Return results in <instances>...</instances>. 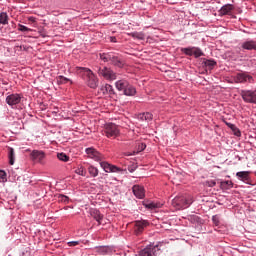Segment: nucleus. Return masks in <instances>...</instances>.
<instances>
[{"mask_svg":"<svg viewBox=\"0 0 256 256\" xmlns=\"http://www.w3.org/2000/svg\"><path fill=\"white\" fill-rule=\"evenodd\" d=\"M85 153L89 159H93V161L100 163V166L102 167L103 171H105V173H119V171H121L119 167L103 161V154L99 153L97 149L93 147L86 148Z\"/></svg>","mask_w":256,"mask_h":256,"instance_id":"obj_1","label":"nucleus"},{"mask_svg":"<svg viewBox=\"0 0 256 256\" xmlns=\"http://www.w3.org/2000/svg\"><path fill=\"white\" fill-rule=\"evenodd\" d=\"M79 73H82L84 80L86 81L90 89H97L99 85V79L95 77V74L89 68H78Z\"/></svg>","mask_w":256,"mask_h":256,"instance_id":"obj_2","label":"nucleus"},{"mask_svg":"<svg viewBox=\"0 0 256 256\" xmlns=\"http://www.w3.org/2000/svg\"><path fill=\"white\" fill-rule=\"evenodd\" d=\"M116 89L122 91L127 97H133L136 95L137 89L131 85L127 80H118L115 83Z\"/></svg>","mask_w":256,"mask_h":256,"instance_id":"obj_3","label":"nucleus"},{"mask_svg":"<svg viewBox=\"0 0 256 256\" xmlns=\"http://www.w3.org/2000/svg\"><path fill=\"white\" fill-rule=\"evenodd\" d=\"M100 59L104 61V63H110L111 65H114V67H118L119 69H121L124 65L119 56H117L113 52L100 53Z\"/></svg>","mask_w":256,"mask_h":256,"instance_id":"obj_4","label":"nucleus"},{"mask_svg":"<svg viewBox=\"0 0 256 256\" xmlns=\"http://www.w3.org/2000/svg\"><path fill=\"white\" fill-rule=\"evenodd\" d=\"M193 203L191 196H176L172 200V205L177 210L187 209Z\"/></svg>","mask_w":256,"mask_h":256,"instance_id":"obj_5","label":"nucleus"},{"mask_svg":"<svg viewBox=\"0 0 256 256\" xmlns=\"http://www.w3.org/2000/svg\"><path fill=\"white\" fill-rule=\"evenodd\" d=\"M96 71L99 77H103L106 81H115L117 79V73H115L111 68L107 66L104 67H96Z\"/></svg>","mask_w":256,"mask_h":256,"instance_id":"obj_6","label":"nucleus"},{"mask_svg":"<svg viewBox=\"0 0 256 256\" xmlns=\"http://www.w3.org/2000/svg\"><path fill=\"white\" fill-rule=\"evenodd\" d=\"M161 248L159 244H150L139 252V256H157Z\"/></svg>","mask_w":256,"mask_h":256,"instance_id":"obj_7","label":"nucleus"},{"mask_svg":"<svg viewBox=\"0 0 256 256\" xmlns=\"http://www.w3.org/2000/svg\"><path fill=\"white\" fill-rule=\"evenodd\" d=\"M240 95L244 103L256 105V90H241Z\"/></svg>","mask_w":256,"mask_h":256,"instance_id":"obj_8","label":"nucleus"},{"mask_svg":"<svg viewBox=\"0 0 256 256\" xmlns=\"http://www.w3.org/2000/svg\"><path fill=\"white\" fill-rule=\"evenodd\" d=\"M21 101H23V95L21 94L14 93L6 97V103L11 109H17V106Z\"/></svg>","mask_w":256,"mask_h":256,"instance_id":"obj_9","label":"nucleus"},{"mask_svg":"<svg viewBox=\"0 0 256 256\" xmlns=\"http://www.w3.org/2000/svg\"><path fill=\"white\" fill-rule=\"evenodd\" d=\"M104 133L106 137L115 139L119 135V127L113 123L106 124Z\"/></svg>","mask_w":256,"mask_h":256,"instance_id":"obj_10","label":"nucleus"},{"mask_svg":"<svg viewBox=\"0 0 256 256\" xmlns=\"http://www.w3.org/2000/svg\"><path fill=\"white\" fill-rule=\"evenodd\" d=\"M182 53L184 55H188L189 57H193V55L197 58L203 57L204 53L200 48L197 47H187V48H181Z\"/></svg>","mask_w":256,"mask_h":256,"instance_id":"obj_11","label":"nucleus"},{"mask_svg":"<svg viewBox=\"0 0 256 256\" xmlns=\"http://www.w3.org/2000/svg\"><path fill=\"white\" fill-rule=\"evenodd\" d=\"M31 158L35 163H40V165H43L45 163V153L42 150H33L30 154Z\"/></svg>","mask_w":256,"mask_h":256,"instance_id":"obj_12","label":"nucleus"},{"mask_svg":"<svg viewBox=\"0 0 256 256\" xmlns=\"http://www.w3.org/2000/svg\"><path fill=\"white\" fill-rule=\"evenodd\" d=\"M235 83H253V76L247 73H238L234 77Z\"/></svg>","mask_w":256,"mask_h":256,"instance_id":"obj_13","label":"nucleus"},{"mask_svg":"<svg viewBox=\"0 0 256 256\" xmlns=\"http://www.w3.org/2000/svg\"><path fill=\"white\" fill-rule=\"evenodd\" d=\"M149 222L147 220H138L135 222L134 231L136 235H141L143 233L145 227H148Z\"/></svg>","mask_w":256,"mask_h":256,"instance_id":"obj_14","label":"nucleus"},{"mask_svg":"<svg viewBox=\"0 0 256 256\" xmlns=\"http://www.w3.org/2000/svg\"><path fill=\"white\" fill-rule=\"evenodd\" d=\"M251 172L250 171H240L236 173V177L239 181H242L243 183H246V185H249L251 181Z\"/></svg>","mask_w":256,"mask_h":256,"instance_id":"obj_15","label":"nucleus"},{"mask_svg":"<svg viewBox=\"0 0 256 256\" xmlns=\"http://www.w3.org/2000/svg\"><path fill=\"white\" fill-rule=\"evenodd\" d=\"M132 191L137 199H143V197H145V188H143V186L134 185Z\"/></svg>","mask_w":256,"mask_h":256,"instance_id":"obj_16","label":"nucleus"},{"mask_svg":"<svg viewBox=\"0 0 256 256\" xmlns=\"http://www.w3.org/2000/svg\"><path fill=\"white\" fill-rule=\"evenodd\" d=\"M137 119L140 123H149L153 119V114L149 112L140 113L137 116Z\"/></svg>","mask_w":256,"mask_h":256,"instance_id":"obj_17","label":"nucleus"},{"mask_svg":"<svg viewBox=\"0 0 256 256\" xmlns=\"http://www.w3.org/2000/svg\"><path fill=\"white\" fill-rule=\"evenodd\" d=\"M233 9H235L233 4H225L224 6L221 7V9L218 11V13H219L220 17H223L225 15H229V13H231V11H233Z\"/></svg>","mask_w":256,"mask_h":256,"instance_id":"obj_18","label":"nucleus"},{"mask_svg":"<svg viewBox=\"0 0 256 256\" xmlns=\"http://www.w3.org/2000/svg\"><path fill=\"white\" fill-rule=\"evenodd\" d=\"M242 49H245L246 51H256V41L254 40H248L241 44Z\"/></svg>","mask_w":256,"mask_h":256,"instance_id":"obj_19","label":"nucleus"},{"mask_svg":"<svg viewBox=\"0 0 256 256\" xmlns=\"http://www.w3.org/2000/svg\"><path fill=\"white\" fill-rule=\"evenodd\" d=\"M147 148V145L145 143H138V146L136 150H134L132 153L126 152V157H131L132 155H137L138 153H141V151H145Z\"/></svg>","mask_w":256,"mask_h":256,"instance_id":"obj_20","label":"nucleus"},{"mask_svg":"<svg viewBox=\"0 0 256 256\" xmlns=\"http://www.w3.org/2000/svg\"><path fill=\"white\" fill-rule=\"evenodd\" d=\"M91 217L97 221L98 225H101V221H103V216L101 215V212L97 209H92L90 211Z\"/></svg>","mask_w":256,"mask_h":256,"instance_id":"obj_21","label":"nucleus"},{"mask_svg":"<svg viewBox=\"0 0 256 256\" xmlns=\"http://www.w3.org/2000/svg\"><path fill=\"white\" fill-rule=\"evenodd\" d=\"M8 159L10 165H15V149H13L12 147L8 148Z\"/></svg>","mask_w":256,"mask_h":256,"instance_id":"obj_22","label":"nucleus"},{"mask_svg":"<svg viewBox=\"0 0 256 256\" xmlns=\"http://www.w3.org/2000/svg\"><path fill=\"white\" fill-rule=\"evenodd\" d=\"M221 189H224L225 191H229V189H233V182L230 180H225L220 183Z\"/></svg>","mask_w":256,"mask_h":256,"instance_id":"obj_23","label":"nucleus"},{"mask_svg":"<svg viewBox=\"0 0 256 256\" xmlns=\"http://www.w3.org/2000/svg\"><path fill=\"white\" fill-rule=\"evenodd\" d=\"M0 25H9V15H7V12L0 13Z\"/></svg>","mask_w":256,"mask_h":256,"instance_id":"obj_24","label":"nucleus"},{"mask_svg":"<svg viewBox=\"0 0 256 256\" xmlns=\"http://www.w3.org/2000/svg\"><path fill=\"white\" fill-rule=\"evenodd\" d=\"M203 65L206 67V69L211 70L213 67H215V65H217V62H215V60H204Z\"/></svg>","mask_w":256,"mask_h":256,"instance_id":"obj_25","label":"nucleus"},{"mask_svg":"<svg viewBox=\"0 0 256 256\" xmlns=\"http://www.w3.org/2000/svg\"><path fill=\"white\" fill-rule=\"evenodd\" d=\"M88 172L91 177H97V175H99V169L95 166L88 167Z\"/></svg>","mask_w":256,"mask_h":256,"instance_id":"obj_26","label":"nucleus"},{"mask_svg":"<svg viewBox=\"0 0 256 256\" xmlns=\"http://www.w3.org/2000/svg\"><path fill=\"white\" fill-rule=\"evenodd\" d=\"M159 207H161V204L155 202H148L145 204L146 209H159Z\"/></svg>","mask_w":256,"mask_h":256,"instance_id":"obj_27","label":"nucleus"},{"mask_svg":"<svg viewBox=\"0 0 256 256\" xmlns=\"http://www.w3.org/2000/svg\"><path fill=\"white\" fill-rule=\"evenodd\" d=\"M131 37H133L134 39H139L140 41H143V39H145V35L143 34V32H132Z\"/></svg>","mask_w":256,"mask_h":256,"instance_id":"obj_28","label":"nucleus"},{"mask_svg":"<svg viewBox=\"0 0 256 256\" xmlns=\"http://www.w3.org/2000/svg\"><path fill=\"white\" fill-rule=\"evenodd\" d=\"M212 223L215 225V227H219V225H221V216L217 214L212 216Z\"/></svg>","mask_w":256,"mask_h":256,"instance_id":"obj_29","label":"nucleus"},{"mask_svg":"<svg viewBox=\"0 0 256 256\" xmlns=\"http://www.w3.org/2000/svg\"><path fill=\"white\" fill-rule=\"evenodd\" d=\"M57 158L59 159V161H64V163H67V161H69V156H67V154L63 152L58 153Z\"/></svg>","mask_w":256,"mask_h":256,"instance_id":"obj_30","label":"nucleus"},{"mask_svg":"<svg viewBox=\"0 0 256 256\" xmlns=\"http://www.w3.org/2000/svg\"><path fill=\"white\" fill-rule=\"evenodd\" d=\"M75 173H76L77 175H81V177H85V175H87V171H85V168H83V166L78 167V168L75 170Z\"/></svg>","mask_w":256,"mask_h":256,"instance_id":"obj_31","label":"nucleus"},{"mask_svg":"<svg viewBox=\"0 0 256 256\" xmlns=\"http://www.w3.org/2000/svg\"><path fill=\"white\" fill-rule=\"evenodd\" d=\"M18 31H21L22 33H29V31H31V29L25 25L19 24Z\"/></svg>","mask_w":256,"mask_h":256,"instance_id":"obj_32","label":"nucleus"},{"mask_svg":"<svg viewBox=\"0 0 256 256\" xmlns=\"http://www.w3.org/2000/svg\"><path fill=\"white\" fill-rule=\"evenodd\" d=\"M7 181V173L4 170H0V183Z\"/></svg>","mask_w":256,"mask_h":256,"instance_id":"obj_33","label":"nucleus"},{"mask_svg":"<svg viewBox=\"0 0 256 256\" xmlns=\"http://www.w3.org/2000/svg\"><path fill=\"white\" fill-rule=\"evenodd\" d=\"M104 89H105L106 93H109L110 95H113L115 93L113 90V86H111L110 84H106L104 86Z\"/></svg>","mask_w":256,"mask_h":256,"instance_id":"obj_34","label":"nucleus"},{"mask_svg":"<svg viewBox=\"0 0 256 256\" xmlns=\"http://www.w3.org/2000/svg\"><path fill=\"white\" fill-rule=\"evenodd\" d=\"M97 253H100V255H105L107 253V248L105 246L96 247Z\"/></svg>","mask_w":256,"mask_h":256,"instance_id":"obj_35","label":"nucleus"},{"mask_svg":"<svg viewBox=\"0 0 256 256\" xmlns=\"http://www.w3.org/2000/svg\"><path fill=\"white\" fill-rule=\"evenodd\" d=\"M58 200L61 201V203H69V198L63 194H60L58 196Z\"/></svg>","mask_w":256,"mask_h":256,"instance_id":"obj_36","label":"nucleus"},{"mask_svg":"<svg viewBox=\"0 0 256 256\" xmlns=\"http://www.w3.org/2000/svg\"><path fill=\"white\" fill-rule=\"evenodd\" d=\"M67 245L68 247H77V245H81V241H70Z\"/></svg>","mask_w":256,"mask_h":256,"instance_id":"obj_37","label":"nucleus"},{"mask_svg":"<svg viewBox=\"0 0 256 256\" xmlns=\"http://www.w3.org/2000/svg\"><path fill=\"white\" fill-rule=\"evenodd\" d=\"M232 132H233V135H235V137H241V130H239L237 126L232 130Z\"/></svg>","mask_w":256,"mask_h":256,"instance_id":"obj_38","label":"nucleus"},{"mask_svg":"<svg viewBox=\"0 0 256 256\" xmlns=\"http://www.w3.org/2000/svg\"><path fill=\"white\" fill-rule=\"evenodd\" d=\"M206 185L207 187H215V185H217V182H215V180H208L206 181Z\"/></svg>","mask_w":256,"mask_h":256,"instance_id":"obj_39","label":"nucleus"},{"mask_svg":"<svg viewBox=\"0 0 256 256\" xmlns=\"http://www.w3.org/2000/svg\"><path fill=\"white\" fill-rule=\"evenodd\" d=\"M61 83H65V81H69L66 77L60 76Z\"/></svg>","mask_w":256,"mask_h":256,"instance_id":"obj_40","label":"nucleus"},{"mask_svg":"<svg viewBox=\"0 0 256 256\" xmlns=\"http://www.w3.org/2000/svg\"><path fill=\"white\" fill-rule=\"evenodd\" d=\"M111 43H117V38L116 37H110Z\"/></svg>","mask_w":256,"mask_h":256,"instance_id":"obj_41","label":"nucleus"},{"mask_svg":"<svg viewBox=\"0 0 256 256\" xmlns=\"http://www.w3.org/2000/svg\"><path fill=\"white\" fill-rule=\"evenodd\" d=\"M236 127H237V126H235V124H232L229 129H231V131H233L234 128H236Z\"/></svg>","mask_w":256,"mask_h":256,"instance_id":"obj_42","label":"nucleus"},{"mask_svg":"<svg viewBox=\"0 0 256 256\" xmlns=\"http://www.w3.org/2000/svg\"><path fill=\"white\" fill-rule=\"evenodd\" d=\"M236 127H237V126H235V124H232L229 129H231V131H233L234 128H236Z\"/></svg>","mask_w":256,"mask_h":256,"instance_id":"obj_43","label":"nucleus"},{"mask_svg":"<svg viewBox=\"0 0 256 256\" xmlns=\"http://www.w3.org/2000/svg\"><path fill=\"white\" fill-rule=\"evenodd\" d=\"M225 125H227V127H229L230 128V126L231 125H233L232 123H230V122H225Z\"/></svg>","mask_w":256,"mask_h":256,"instance_id":"obj_44","label":"nucleus"},{"mask_svg":"<svg viewBox=\"0 0 256 256\" xmlns=\"http://www.w3.org/2000/svg\"><path fill=\"white\" fill-rule=\"evenodd\" d=\"M29 21H35V18L30 17V18H29Z\"/></svg>","mask_w":256,"mask_h":256,"instance_id":"obj_45","label":"nucleus"}]
</instances>
